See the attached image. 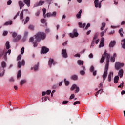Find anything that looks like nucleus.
I'll list each match as a JSON object with an SVG mask.
<instances>
[{
  "label": "nucleus",
  "mask_w": 125,
  "mask_h": 125,
  "mask_svg": "<svg viewBox=\"0 0 125 125\" xmlns=\"http://www.w3.org/2000/svg\"><path fill=\"white\" fill-rule=\"evenodd\" d=\"M21 66H25V60H22L21 62L19 61L18 63V68H21Z\"/></svg>",
  "instance_id": "obj_9"
},
{
  "label": "nucleus",
  "mask_w": 125,
  "mask_h": 125,
  "mask_svg": "<svg viewBox=\"0 0 125 125\" xmlns=\"http://www.w3.org/2000/svg\"><path fill=\"white\" fill-rule=\"evenodd\" d=\"M7 53H8L9 54H10V53H11V50L9 49L7 51V52L5 53V54L4 55V59H6V55H7Z\"/></svg>",
  "instance_id": "obj_28"
},
{
  "label": "nucleus",
  "mask_w": 125,
  "mask_h": 125,
  "mask_svg": "<svg viewBox=\"0 0 125 125\" xmlns=\"http://www.w3.org/2000/svg\"><path fill=\"white\" fill-rule=\"evenodd\" d=\"M62 57H63V58H67L68 54L67 53V50L62 49Z\"/></svg>",
  "instance_id": "obj_8"
},
{
  "label": "nucleus",
  "mask_w": 125,
  "mask_h": 125,
  "mask_svg": "<svg viewBox=\"0 0 125 125\" xmlns=\"http://www.w3.org/2000/svg\"><path fill=\"white\" fill-rule=\"evenodd\" d=\"M21 58H22V56L21 55H19L18 56L17 60H21Z\"/></svg>",
  "instance_id": "obj_55"
},
{
  "label": "nucleus",
  "mask_w": 125,
  "mask_h": 125,
  "mask_svg": "<svg viewBox=\"0 0 125 125\" xmlns=\"http://www.w3.org/2000/svg\"><path fill=\"white\" fill-rule=\"evenodd\" d=\"M7 34H8V32L4 31L3 32V36H7Z\"/></svg>",
  "instance_id": "obj_49"
},
{
  "label": "nucleus",
  "mask_w": 125,
  "mask_h": 125,
  "mask_svg": "<svg viewBox=\"0 0 125 125\" xmlns=\"http://www.w3.org/2000/svg\"><path fill=\"white\" fill-rule=\"evenodd\" d=\"M81 102L80 101H76L73 103V105H77V104H80Z\"/></svg>",
  "instance_id": "obj_54"
},
{
  "label": "nucleus",
  "mask_w": 125,
  "mask_h": 125,
  "mask_svg": "<svg viewBox=\"0 0 125 125\" xmlns=\"http://www.w3.org/2000/svg\"><path fill=\"white\" fill-rule=\"evenodd\" d=\"M5 51L4 50H0V57H4V54H5Z\"/></svg>",
  "instance_id": "obj_23"
},
{
  "label": "nucleus",
  "mask_w": 125,
  "mask_h": 125,
  "mask_svg": "<svg viewBox=\"0 0 125 125\" xmlns=\"http://www.w3.org/2000/svg\"><path fill=\"white\" fill-rule=\"evenodd\" d=\"M105 41V39L104 38H102L100 41V44L99 45V47H103L104 46V42Z\"/></svg>",
  "instance_id": "obj_11"
},
{
  "label": "nucleus",
  "mask_w": 125,
  "mask_h": 125,
  "mask_svg": "<svg viewBox=\"0 0 125 125\" xmlns=\"http://www.w3.org/2000/svg\"><path fill=\"white\" fill-rule=\"evenodd\" d=\"M45 21H46L44 19H41V23H42L43 24H44V23H45Z\"/></svg>",
  "instance_id": "obj_59"
},
{
  "label": "nucleus",
  "mask_w": 125,
  "mask_h": 125,
  "mask_svg": "<svg viewBox=\"0 0 125 125\" xmlns=\"http://www.w3.org/2000/svg\"><path fill=\"white\" fill-rule=\"evenodd\" d=\"M125 64L123 63H120L119 62H116L115 64V69L118 71V70H120L121 68H123Z\"/></svg>",
  "instance_id": "obj_4"
},
{
  "label": "nucleus",
  "mask_w": 125,
  "mask_h": 125,
  "mask_svg": "<svg viewBox=\"0 0 125 125\" xmlns=\"http://www.w3.org/2000/svg\"><path fill=\"white\" fill-rule=\"evenodd\" d=\"M78 25H79V28H84V27H85L86 24L83 23L82 24V22H79Z\"/></svg>",
  "instance_id": "obj_25"
},
{
  "label": "nucleus",
  "mask_w": 125,
  "mask_h": 125,
  "mask_svg": "<svg viewBox=\"0 0 125 125\" xmlns=\"http://www.w3.org/2000/svg\"><path fill=\"white\" fill-rule=\"evenodd\" d=\"M12 24V21H8L5 23L4 26H8V25H11Z\"/></svg>",
  "instance_id": "obj_41"
},
{
  "label": "nucleus",
  "mask_w": 125,
  "mask_h": 125,
  "mask_svg": "<svg viewBox=\"0 0 125 125\" xmlns=\"http://www.w3.org/2000/svg\"><path fill=\"white\" fill-rule=\"evenodd\" d=\"M84 63V62L82 60H79L77 61V63L78 64V65H83Z\"/></svg>",
  "instance_id": "obj_30"
},
{
  "label": "nucleus",
  "mask_w": 125,
  "mask_h": 125,
  "mask_svg": "<svg viewBox=\"0 0 125 125\" xmlns=\"http://www.w3.org/2000/svg\"><path fill=\"white\" fill-rule=\"evenodd\" d=\"M119 82V76H115L114 78V83H118Z\"/></svg>",
  "instance_id": "obj_26"
},
{
  "label": "nucleus",
  "mask_w": 125,
  "mask_h": 125,
  "mask_svg": "<svg viewBox=\"0 0 125 125\" xmlns=\"http://www.w3.org/2000/svg\"><path fill=\"white\" fill-rule=\"evenodd\" d=\"M115 60H116V59H115V58H113L112 57H111V58L110 59L111 62H113V63H114V62H115Z\"/></svg>",
  "instance_id": "obj_48"
},
{
  "label": "nucleus",
  "mask_w": 125,
  "mask_h": 125,
  "mask_svg": "<svg viewBox=\"0 0 125 125\" xmlns=\"http://www.w3.org/2000/svg\"><path fill=\"white\" fill-rule=\"evenodd\" d=\"M89 27H90V23H88L85 28V30H87Z\"/></svg>",
  "instance_id": "obj_53"
},
{
  "label": "nucleus",
  "mask_w": 125,
  "mask_h": 125,
  "mask_svg": "<svg viewBox=\"0 0 125 125\" xmlns=\"http://www.w3.org/2000/svg\"><path fill=\"white\" fill-rule=\"evenodd\" d=\"M21 38V35H18L16 38H14L13 39V42H17L18 41H19Z\"/></svg>",
  "instance_id": "obj_14"
},
{
  "label": "nucleus",
  "mask_w": 125,
  "mask_h": 125,
  "mask_svg": "<svg viewBox=\"0 0 125 125\" xmlns=\"http://www.w3.org/2000/svg\"><path fill=\"white\" fill-rule=\"evenodd\" d=\"M48 51H49V49L46 48L45 46H43L42 48L41 53L42 54H45V53H47Z\"/></svg>",
  "instance_id": "obj_7"
},
{
  "label": "nucleus",
  "mask_w": 125,
  "mask_h": 125,
  "mask_svg": "<svg viewBox=\"0 0 125 125\" xmlns=\"http://www.w3.org/2000/svg\"><path fill=\"white\" fill-rule=\"evenodd\" d=\"M53 0H46V2H47L49 3V5H50L51 4V1H52Z\"/></svg>",
  "instance_id": "obj_46"
},
{
  "label": "nucleus",
  "mask_w": 125,
  "mask_h": 125,
  "mask_svg": "<svg viewBox=\"0 0 125 125\" xmlns=\"http://www.w3.org/2000/svg\"><path fill=\"white\" fill-rule=\"evenodd\" d=\"M29 21H30V18L29 17H26L24 24L25 25V24H27V23H28Z\"/></svg>",
  "instance_id": "obj_35"
},
{
  "label": "nucleus",
  "mask_w": 125,
  "mask_h": 125,
  "mask_svg": "<svg viewBox=\"0 0 125 125\" xmlns=\"http://www.w3.org/2000/svg\"><path fill=\"white\" fill-rule=\"evenodd\" d=\"M123 33H124V30H123V28H121L119 30V33L120 34L121 37H124V34H123Z\"/></svg>",
  "instance_id": "obj_29"
},
{
  "label": "nucleus",
  "mask_w": 125,
  "mask_h": 125,
  "mask_svg": "<svg viewBox=\"0 0 125 125\" xmlns=\"http://www.w3.org/2000/svg\"><path fill=\"white\" fill-rule=\"evenodd\" d=\"M98 37V33H96L94 35V36L93 37V39L92 41V42H93L94 43L96 42L97 40L96 39H97Z\"/></svg>",
  "instance_id": "obj_21"
},
{
  "label": "nucleus",
  "mask_w": 125,
  "mask_h": 125,
  "mask_svg": "<svg viewBox=\"0 0 125 125\" xmlns=\"http://www.w3.org/2000/svg\"><path fill=\"white\" fill-rule=\"evenodd\" d=\"M25 83H26V80H21L20 82V84L23 85Z\"/></svg>",
  "instance_id": "obj_44"
},
{
  "label": "nucleus",
  "mask_w": 125,
  "mask_h": 125,
  "mask_svg": "<svg viewBox=\"0 0 125 125\" xmlns=\"http://www.w3.org/2000/svg\"><path fill=\"white\" fill-rule=\"evenodd\" d=\"M64 82L65 83V85L66 86H69V84H70V82H69V81H66V79H65L64 80Z\"/></svg>",
  "instance_id": "obj_34"
},
{
  "label": "nucleus",
  "mask_w": 125,
  "mask_h": 125,
  "mask_svg": "<svg viewBox=\"0 0 125 125\" xmlns=\"http://www.w3.org/2000/svg\"><path fill=\"white\" fill-rule=\"evenodd\" d=\"M37 41V40L36 39H35V42H33V46H34V47H37V46H38V43H37V42H38V41Z\"/></svg>",
  "instance_id": "obj_36"
},
{
  "label": "nucleus",
  "mask_w": 125,
  "mask_h": 125,
  "mask_svg": "<svg viewBox=\"0 0 125 125\" xmlns=\"http://www.w3.org/2000/svg\"><path fill=\"white\" fill-rule=\"evenodd\" d=\"M53 62H54V60L53 59H50L49 60L48 64L50 68H51V65L53 64Z\"/></svg>",
  "instance_id": "obj_22"
},
{
  "label": "nucleus",
  "mask_w": 125,
  "mask_h": 125,
  "mask_svg": "<svg viewBox=\"0 0 125 125\" xmlns=\"http://www.w3.org/2000/svg\"><path fill=\"white\" fill-rule=\"evenodd\" d=\"M34 72H36V71H38L39 70V63L36 65H35L34 68L31 67V70H33Z\"/></svg>",
  "instance_id": "obj_18"
},
{
  "label": "nucleus",
  "mask_w": 125,
  "mask_h": 125,
  "mask_svg": "<svg viewBox=\"0 0 125 125\" xmlns=\"http://www.w3.org/2000/svg\"><path fill=\"white\" fill-rule=\"evenodd\" d=\"M43 11V17L44 18H45V17H55V16H56V14H57V13L56 12H53V13H48L46 14V15L45 14V13H46V9L45 8H43L42 9Z\"/></svg>",
  "instance_id": "obj_3"
},
{
  "label": "nucleus",
  "mask_w": 125,
  "mask_h": 125,
  "mask_svg": "<svg viewBox=\"0 0 125 125\" xmlns=\"http://www.w3.org/2000/svg\"><path fill=\"white\" fill-rule=\"evenodd\" d=\"M104 34H105L104 31H102V32H101V33H100L101 37H103V36H104Z\"/></svg>",
  "instance_id": "obj_58"
},
{
  "label": "nucleus",
  "mask_w": 125,
  "mask_h": 125,
  "mask_svg": "<svg viewBox=\"0 0 125 125\" xmlns=\"http://www.w3.org/2000/svg\"><path fill=\"white\" fill-rule=\"evenodd\" d=\"M23 2L25 4H26L28 7H30V5H31V0H23Z\"/></svg>",
  "instance_id": "obj_13"
},
{
  "label": "nucleus",
  "mask_w": 125,
  "mask_h": 125,
  "mask_svg": "<svg viewBox=\"0 0 125 125\" xmlns=\"http://www.w3.org/2000/svg\"><path fill=\"white\" fill-rule=\"evenodd\" d=\"M110 54L107 53V51H105L104 53L102 55V58L100 61V63L101 64L103 63L105 61V57H106V62L105 66L104 71L102 75L104 82L105 81V80H106V78H107V76H108V70H109V63H110Z\"/></svg>",
  "instance_id": "obj_1"
},
{
  "label": "nucleus",
  "mask_w": 125,
  "mask_h": 125,
  "mask_svg": "<svg viewBox=\"0 0 125 125\" xmlns=\"http://www.w3.org/2000/svg\"><path fill=\"white\" fill-rule=\"evenodd\" d=\"M51 93V90H47L46 93L47 95H49V94H50Z\"/></svg>",
  "instance_id": "obj_50"
},
{
  "label": "nucleus",
  "mask_w": 125,
  "mask_h": 125,
  "mask_svg": "<svg viewBox=\"0 0 125 125\" xmlns=\"http://www.w3.org/2000/svg\"><path fill=\"white\" fill-rule=\"evenodd\" d=\"M24 51H25V48H24V47H22L21 50V54H24Z\"/></svg>",
  "instance_id": "obj_43"
},
{
  "label": "nucleus",
  "mask_w": 125,
  "mask_h": 125,
  "mask_svg": "<svg viewBox=\"0 0 125 125\" xmlns=\"http://www.w3.org/2000/svg\"><path fill=\"white\" fill-rule=\"evenodd\" d=\"M103 91V89H100L98 91L96 92V93H101Z\"/></svg>",
  "instance_id": "obj_57"
},
{
  "label": "nucleus",
  "mask_w": 125,
  "mask_h": 125,
  "mask_svg": "<svg viewBox=\"0 0 125 125\" xmlns=\"http://www.w3.org/2000/svg\"><path fill=\"white\" fill-rule=\"evenodd\" d=\"M116 44V41H112L110 43H109V47H114L115 46V45Z\"/></svg>",
  "instance_id": "obj_16"
},
{
  "label": "nucleus",
  "mask_w": 125,
  "mask_h": 125,
  "mask_svg": "<svg viewBox=\"0 0 125 125\" xmlns=\"http://www.w3.org/2000/svg\"><path fill=\"white\" fill-rule=\"evenodd\" d=\"M71 78L72 79V80H73L74 81H76V80H78V76H77L76 75H72L71 77Z\"/></svg>",
  "instance_id": "obj_31"
},
{
  "label": "nucleus",
  "mask_w": 125,
  "mask_h": 125,
  "mask_svg": "<svg viewBox=\"0 0 125 125\" xmlns=\"http://www.w3.org/2000/svg\"><path fill=\"white\" fill-rule=\"evenodd\" d=\"M42 102H44L46 101V100H47V99L46 98V97H43L42 99Z\"/></svg>",
  "instance_id": "obj_52"
},
{
  "label": "nucleus",
  "mask_w": 125,
  "mask_h": 125,
  "mask_svg": "<svg viewBox=\"0 0 125 125\" xmlns=\"http://www.w3.org/2000/svg\"><path fill=\"white\" fill-rule=\"evenodd\" d=\"M5 72V70L3 68H0V77H2L3 75H4V73Z\"/></svg>",
  "instance_id": "obj_17"
},
{
  "label": "nucleus",
  "mask_w": 125,
  "mask_h": 125,
  "mask_svg": "<svg viewBox=\"0 0 125 125\" xmlns=\"http://www.w3.org/2000/svg\"><path fill=\"white\" fill-rule=\"evenodd\" d=\"M35 40L36 42H41V40H44L46 37V35L44 32H39L37 33L35 36Z\"/></svg>",
  "instance_id": "obj_2"
},
{
  "label": "nucleus",
  "mask_w": 125,
  "mask_h": 125,
  "mask_svg": "<svg viewBox=\"0 0 125 125\" xmlns=\"http://www.w3.org/2000/svg\"><path fill=\"white\" fill-rule=\"evenodd\" d=\"M118 76H120V78H123L124 76V70L123 69L120 70L118 72Z\"/></svg>",
  "instance_id": "obj_19"
},
{
  "label": "nucleus",
  "mask_w": 125,
  "mask_h": 125,
  "mask_svg": "<svg viewBox=\"0 0 125 125\" xmlns=\"http://www.w3.org/2000/svg\"><path fill=\"white\" fill-rule=\"evenodd\" d=\"M70 89L72 91L75 90V93H78V92H79V91H80V88L79 87L77 86V85H76V84H73L72 86Z\"/></svg>",
  "instance_id": "obj_6"
},
{
  "label": "nucleus",
  "mask_w": 125,
  "mask_h": 125,
  "mask_svg": "<svg viewBox=\"0 0 125 125\" xmlns=\"http://www.w3.org/2000/svg\"><path fill=\"white\" fill-rule=\"evenodd\" d=\"M30 42H34V37H31L29 39Z\"/></svg>",
  "instance_id": "obj_63"
},
{
  "label": "nucleus",
  "mask_w": 125,
  "mask_h": 125,
  "mask_svg": "<svg viewBox=\"0 0 125 125\" xmlns=\"http://www.w3.org/2000/svg\"><path fill=\"white\" fill-rule=\"evenodd\" d=\"M93 71H94V67L91 66L90 68V72H93Z\"/></svg>",
  "instance_id": "obj_60"
},
{
  "label": "nucleus",
  "mask_w": 125,
  "mask_h": 125,
  "mask_svg": "<svg viewBox=\"0 0 125 125\" xmlns=\"http://www.w3.org/2000/svg\"><path fill=\"white\" fill-rule=\"evenodd\" d=\"M80 75H82V76H83L85 74V72H84V71L82 70L80 72Z\"/></svg>",
  "instance_id": "obj_47"
},
{
  "label": "nucleus",
  "mask_w": 125,
  "mask_h": 125,
  "mask_svg": "<svg viewBox=\"0 0 125 125\" xmlns=\"http://www.w3.org/2000/svg\"><path fill=\"white\" fill-rule=\"evenodd\" d=\"M121 42H122L121 44H122L123 48L125 49V39H123L121 41Z\"/></svg>",
  "instance_id": "obj_24"
},
{
  "label": "nucleus",
  "mask_w": 125,
  "mask_h": 125,
  "mask_svg": "<svg viewBox=\"0 0 125 125\" xmlns=\"http://www.w3.org/2000/svg\"><path fill=\"white\" fill-rule=\"evenodd\" d=\"M74 98H75V95L74 94H72L70 98L69 99L71 100V99H74Z\"/></svg>",
  "instance_id": "obj_51"
},
{
  "label": "nucleus",
  "mask_w": 125,
  "mask_h": 125,
  "mask_svg": "<svg viewBox=\"0 0 125 125\" xmlns=\"http://www.w3.org/2000/svg\"><path fill=\"white\" fill-rule=\"evenodd\" d=\"M79 36V33L77 32V29H74L72 33L69 34V37L70 38H74V37H78Z\"/></svg>",
  "instance_id": "obj_5"
},
{
  "label": "nucleus",
  "mask_w": 125,
  "mask_h": 125,
  "mask_svg": "<svg viewBox=\"0 0 125 125\" xmlns=\"http://www.w3.org/2000/svg\"><path fill=\"white\" fill-rule=\"evenodd\" d=\"M44 4V1L40 0L39 3H36L34 4V7H37V6H41V5H43Z\"/></svg>",
  "instance_id": "obj_10"
},
{
  "label": "nucleus",
  "mask_w": 125,
  "mask_h": 125,
  "mask_svg": "<svg viewBox=\"0 0 125 125\" xmlns=\"http://www.w3.org/2000/svg\"><path fill=\"white\" fill-rule=\"evenodd\" d=\"M124 87V82L122 81V83L118 86L119 88H121V87Z\"/></svg>",
  "instance_id": "obj_45"
},
{
  "label": "nucleus",
  "mask_w": 125,
  "mask_h": 125,
  "mask_svg": "<svg viewBox=\"0 0 125 125\" xmlns=\"http://www.w3.org/2000/svg\"><path fill=\"white\" fill-rule=\"evenodd\" d=\"M19 78H21V70H19L18 72L17 78L19 79Z\"/></svg>",
  "instance_id": "obj_39"
},
{
  "label": "nucleus",
  "mask_w": 125,
  "mask_h": 125,
  "mask_svg": "<svg viewBox=\"0 0 125 125\" xmlns=\"http://www.w3.org/2000/svg\"><path fill=\"white\" fill-rule=\"evenodd\" d=\"M19 11L18 12V13H17V14L15 16V17H14V19H16V18H17V16H18L19 15Z\"/></svg>",
  "instance_id": "obj_56"
},
{
  "label": "nucleus",
  "mask_w": 125,
  "mask_h": 125,
  "mask_svg": "<svg viewBox=\"0 0 125 125\" xmlns=\"http://www.w3.org/2000/svg\"><path fill=\"white\" fill-rule=\"evenodd\" d=\"M114 33H115V31L113 30L111 32H109L108 35H113Z\"/></svg>",
  "instance_id": "obj_64"
},
{
  "label": "nucleus",
  "mask_w": 125,
  "mask_h": 125,
  "mask_svg": "<svg viewBox=\"0 0 125 125\" xmlns=\"http://www.w3.org/2000/svg\"><path fill=\"white\" fill-rule=\"evenodd\" d=\"M19 5L20 6V9H22L25 6V4H24V3H23L22 1H19Z\"/></svg>",
  "instance_id": "obj_15"
},
{
  "label": "nucleus",
  "mask_w": 125,
  "mask_h": 125,
  "mask_svg": "<svg viewBox=\"0 0 125 125\" xmlns=\"http://www.w3.org/2000/svg\"><path fill=\"white\" fill-rule=\"evenodd\" d=\"M12 3V1H11V0H9L7 1V5H10V4H11Z\"/></svg>",
  "instance_id": "obj_61"
},
{
  "label": "nucleus",
  "mask_w": 125,
  "mask_h": 125,
  "mask_svg": "<svg viewBox=\"0 0 125 125\" xmlns=\"http://www.w3.org/2000/svg\"><path fill=\"white\" fill-rule=\"evenodd\" d=\"M40 11H38L36 13H35V15L36 16H39L40 15Z\"/></svg>",
  "instance_id": "obj_62"
},
{
  "label": "nucleus",
  "mask_w": 125,
  "mask_h": 125,
  "mask_svg": "<svg viewBox=\"0 0 125 125\" xmlns=\"http://www.w3.org/2000/svg\"><path fill=\"white\" fill-rule=\"evenodd\" d=\"M1 66H2V68H5V67H6V63L4 61L2 62Z\"/></svg>",
  "instance_id": "obj_37"
},
{
  "label": "nucleus",
  "mask_w": 125,
  "mask_h": 125,
  "mask_svg": "<svg viewBox=\"0 0 125 125\" xmlns=\"http://www.w3.org/2000/svg\"><path fill=\"white\" fill-rule=\"evenodd\" d=\"M106 26V23L103 22L102 23V26L101 27V31H103L104 30V27Z\"/></svg>",
  "instance_id": "obj_32"
},
{
  "label": "nucleus",
  "mask_w": 125,
  "mask_h": 125,
  "mask_svg": "<svg viewBox=\"0 0 125 125\" xmlns=\"http://www.w3.org/2000/svg\"><path fill=\"white\" fill-rule=\"evenodd\" d=\"M81 15H82V10L79 11V12L76 14V17L78 19H81Z\"/></svg>",
  "instance_id": "obj_20"
},
{
  "label": "nucleus",
  "mask_w": 125,
  "mask_h": 125,
  "mask_svg": "<svg viewBox=\"0 0 125 125\" xmlns=\"http://www.w3.org/2000/svg\"><path fill=\"white\" fill-rule=\"evenodd\" d=\"M23 18H24V12L22 11L20 14V19L22 20Z\"/></svg>",
  "instance_id": "obj_38"
},
{
  "label": "nucleus",
  "mask_w": 125,
  "mask_h": 125,
  "mask_svg": "<svg viewBox=\"0 0 125 125\" xmlns=\"http://www.w3.org/2000/svg\"><path fill=\"white\" fill-rule=\"evenodd\" d=\"M12 37H13L14 39L15 38H16V37H17V33H16V32H13L12 34Z\"/></svg>",
  "instance_id": "obj_42"
},
{
  "label": "nucleus",
  "mask_w": 125,
  "mask_h": 125,
  "mask_svg": "<svg viewBox=\"0 0 125 125\" xmlns=\"http://www.w3.org/2000/svg\"><path fill=\"white\" fill-rule=\"evenodd\" d=\"M35 28V26L33 25H30L28 29H29L30 30H31L32 31H34V29Z\"/></svg>",
  "instance_id": "obj_40"
},
{
  "label": "nucleus",
  "mask_w": 125,
  "mask_h": 125,
  "mask_svg": "<svg viewBox=\"0 0 125 125\" xmlns=\"http://www.w3.org/2000/svg\"><path fill=\"white\" fill-rule=\"evenodd\" d=\"M98 0H95L94 1V4L95 7H99V8H100L101 7V3L98 2Z\"/></svg>",
  "instance_id": "obj_12"
},
{
  "label": "nucleus",
  "mask_w": 125,
  "mask_h": 125,
  "mask_svg": "<svg viewBox=\"0 0 125 125\" xmlns=\"http://www.w3.org/2000/svg\"><path fill=\"white\" fill-rule=\"evenodd\" d=\"M6 49H9L10 48V45L9 44V42L7 41L6 43Z\"/></svg>",
  "instance_id": "obj_33"
},
{
  "label": "nucleus",
  "mask_w": 125,
  "mask_h": 125,
  "mask_svg": "<svg viewBox=\"0 0 125 125\" xmlns=\"http://www.w3.org/2000/svg\"><path fill=\"white\" fill-rule=\"evenodd\" d=\"M108 82H111V81H112V72H109L108 76Z\"/></svg>",
  "instance_id": "obj_27"
}]
</instances>
